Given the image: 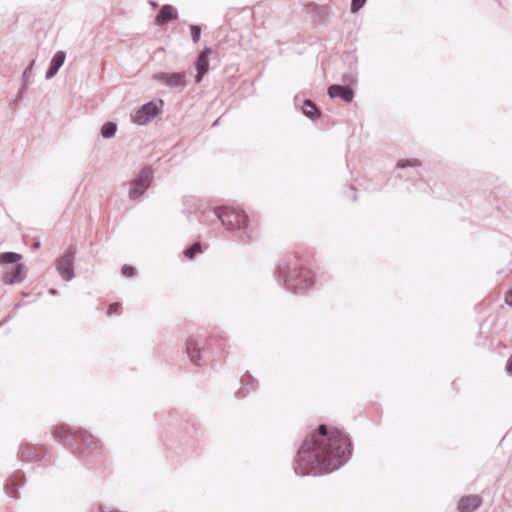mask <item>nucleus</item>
<instances>
[{"mask_svg": "<svg viewBox=\"0 0 512 512\" xmlns=\"http://www.w3.org/2000/svg\"><path fill=\"white\" fill-rule=\"evenodd\" d=\"M352 442L341 430L328 432L325 424L318 427L317 434L307 436L300 445L294 459L296 475H321L344 465L351 457Z\"/></svg>", "mask_w": 512, "mask_h": 512, "instance_id": "f257e3e1", "label": "nucleus"}, {"mask_svg": "<svg viewBox=\"0 0 512 512\" xmlns=\"http://www.w3.org/2000/svg\"><path fill=\"white\" fill-rule=\"evenodd\" d=\"M274 277L286 290L294 294L309 289L314 283L312 272L303 266L296 255L280 263L274 271Z\"/></svg>", "mask_w": 512, "mask_h": 512, "instance_id": "f03ea898", "label": "nucleus"}, {"mask_svg": "<svg viewBox=\"0 0 512 512\" xmlns=\"http://www.w3.org/2000/svg\"><path fill=\"white\" fill-rule=\"evenodd\" d=\"M210 221L219 220L226 231L240 241L253 238L255 230L245 211L234 207H215L206 214Z\"/></svg>", "mask_w": 512, "mask_h": 512, "instance_id": "7ed1b4c3", "label": "nucleus"}, {"mask_svg": "<svg viewBox=\"0 0 512 512\" xmlns=\"http://www.w3.org/2000/svg\"><path fill=\"white\" fill-rule=\"evenodd\" d=\"M55 439L71 448L81 458L89 456L100 446L98 440L84 429H72L67 425L57 426L53 432Z\"/></svg>", "mask_w": 512, "mask_h": 512, "instance_id": "20e7f679", "label": "nucleus"}, {"mask_svg": "<svg viewBox=\"0 0 512 512\" xmlns=\"http://www.w3.org/2000/svg\"><path fill=\"white\" fill-rule=\"evenodd\" d=\"M224 341L223 336H211L204 338L202 336H191L186 342V353L190 358L191 362L195 365H201L203 355L211 348L212 342Z\"/></svg>", "mask_w": 512, "mask_h": 512, "instance_id": "39448f33", "label": "nucleus"}, {"mask_svg": "<svg viewBox=\"0 0 512 512\" xmlns=\"http://www.w3.org/2000/svg\"><path fill=\"white\" fill-rule=\"evenodd\" d=\"M154 178V170L151 166H144L136 178L131 182V188L128 193V197L131 200L138 199L141 197L146 190L150 187Z\"/></svg>", "mask_w": 512, "mask_h": 512, "instance_id": "423d86ee", "label": "nucleus"}, {"mask_svg": "<svg viewBox=\"0 0 512 512\" xmlns=\"http://www.w3.org/2000/svg\"><path fill=\"white\" fill-rule=\"evenodd\" d=\"M76 249L69 246L66 251L56 261V270L64 281H70L74 278V257Z\"/></svg>", "mask_w": 512, "mask_h": 512, "instance_id": "0eeeda50", "label": "nucleus"}, {"mask_svg": "<svg viewBox=\"0 0 512 512\" xmlns=\"http://www.w3.org/2000/svg\"><path fill=\"white\" fill-rule=\"evenodd\" d=\"M163 100L150 101L142 105L132 114V120L138 125H144L162 111Z\"/></svg>", "mask_w": 512, "mask_h": 512, "instance_id": "6e6552de", "label": "nucleus"}, {"mask_svg": "<svg viewBox=\"0 0 512 512\" xmlns=\"http://www.w3.org/2000/svg\"><path fill=\"white\" fill-rule=\"evenodd\" d=\"M153 79L169 88L177 89L178 91H182L188 85L185 72H160L155 74Z\"/></svg>", "mask_w": 512, "mask_h": 512, "instance_id": "1a4fd4ad", "label": "nucleus"}, {"mask_svg": "<svg viewBox=\"0 0 512 512\" xmlns=\"http://www.w3.org/2000/svg\"><path fill=\"white\" fill-rule=\"evenodd\" d=\"M18 455L23 462H41L45 459L46 450L42 446L23 443L19 448Z\"/></svg>", "mask_w": 512, "mask_h": 512, "instance_id": "9d476101", "label": "nucleus"}, {"mask_svg": "<svg viewBox=\"0 0 512 512\" xmlns=\"http://www.w3.org/2000/svg\"><path fill=\"white\" fill-rule=\"evenodd\" d=\"M24 483V474L21 471L14 472L11 477L7 480L5 484V492L6 494L13 498H19L18 488L21 487Z\"/></svg>", "mask_w": 512, "mask_h": 512, "instance_id": "9b49d317", "label": "nucleus"}, {"mask_svg": "<svg viewBox=\"0 0 512 512\" xmlns=\"http://www.w3.org/2000/svg\"><path fill=\"white\" fill-rule=\"evenodd\" d=\"M482 497L479 495L462 496L458 502V512H474L482 505Z\"/></svg>", "mask_w": 512, "mask_h": 512, "instance_id": "f8f14e48", "label": "nucleus"}, {"mask_svg": "<svg viewBox=\"0 0 512 512\" xmlns=\"http://www.w3.org/2000/svg\"><path fill=\"white\" fill-rule=\"evenodd\" d=\"M330 98H341L346 103H351L354 98V91L348 85L333 84L328 87Z\"/></svg>", "mask_w": 512, "mask_h": 512, "instance_id": "ddd939ff", "label": "nucleus"}, {"mask_svg": "<svg viewBox=\"0 0 512 512\" xmlns=\"http://www.w3.org/2000/svg\"><path fill=\"white\" fill-rule=\"evenodd\" d=\"M211 48L205 47L204 50L197 56L194 65L196 68V82L200 83L203 76L207 73L209 69V61L208 55L211 54Z\"/></svg>", "mask_w": 512, "mask_h": 512, "instance_id": "4468645a", "label": "nucleus"}, {"mask_svg": "<svg viewBox=\"0 0 512 512\" xmlns=\"http://www.w3.org/2000/svg\"><path fill=\"white\" fill-rule=\"evenodd\" d=\"M65 58H66V54L64 51H57L54 54V56L52 57V60L50 62V65L46 71V75H45L46 79H51L57 74V72L59 71L61 66L64 64Z\"/></svg>", "mask_w": 512, "mask_h": 512, "instance_id": "2eb2a0df", "label": "nucleus"}, {"mask_svg": "<svg viewBox=\"0 0 512 512\" xmlns=\"http://www.w3.org/2000/svg\"><path fill=\"white\" fill-rule=\"evenodd\" d=\"M242 387L236 392L237 398H244L250 392L258 386V381L251 375H245L241 378Z\"/></svg>", "mask_w": 512, "mask_h": 512, "instance_id": "dca6fc26", "label": "nucleus"}, {"mask_svg": "<svg viewBox=\"0 0 512 512\" xmlns=\"http://www.w3.org/2000/svg\"><path fill=\"white\" fill-rule=\"evenodd\" d=\"M25 266L21 263L16 264V266L12 269L11 274L6 273L4 276V281L7 284H15L20 283L24 280L25 275Z\"/></svg>", "mask_w": 512, "mask_h": 512, "instance_id": "f3484780", "label": "nucleus"}, {"mask_svg": "<svg viewBox=\"0 0 512 512\" xmlns=\"http://www.w3.org/2000/svg\"><path fill=\"white\" fill-rule=\"evenodd\" d=\"M178 17L177 10L171 5L162 6L160 12L156 16V22L158 24H164L169 20H175Z\"/></svg>", "mask_w": 512, "mask_h": 512, "instance_id": "a211bd4d", "label": "nucleus"}, {"mask_svg": "<svg viewBox=\"0 0 512 512\" xmlns=\"http://www.w3.org/2000/svg\"><path fill=\"white\" fill-rule=\"evenodd\" d=\"M302 111H303V114L310 119L318 118V117H320V114H321L320 110L317 108L316 104L310 99H306L304 101Z\"/></svg>", "mask_w": 512, "mask_h": 512, "instance_id": "6ab92c4d", "label": "nucleus"}, {"mask_svg": "<svg viewBox=\"0 0 512 512\" xmlns=\"http://www.w3.org/2000/svg\"><path fill=\"white\" fill-rule=\"evenodd\" d=\"M421 166V162L418 159H400L396 168L400 170H404L406 168H418Z\"/></svg>", "mask_w": 512, "mask_h": 512, "instance_id": "aec40b11", "label": "nucleus"}, {"mask_svg": "<svg viewBox=\"0 0 512 512\" xmlns=\"http://www.w3.org/2000/svg\"><path fill=\"white\" fill-rule=\"evenodd\" d=\"M117 131V125L114 122H107L101 128V135L103 138H112Z\"/></svg>", "mask_w": 512, "mask_h": 512, "instance_id": "412c9836", "label": "nucleus"}, {"mask_svg": "<svg viewBox=\"0 0 512 512\" xmlns=\"http://www.w3.org/2000/svg\"><path fill=\"white\" fill-rule=\"evenodd\" d=\"M21 259V255L15 252H4L0 254V263L14 264Z\"/></svg>", "mask_w": 512, "mask_h": 512, "instance_id": "4be33fe9", "label": "nucleus"}, {"mask_svg": "<svg viewBox=\"0 0 512 512\" xmlns=\"http://www.w3.org/2000/svg\"><path fill=\"white\" fill-rule=\"evenodd\" d=\"M201 252V244L199 242H195L190 247L186 248L183 253L188 259H193L197 254Z\"/></svg>", "mask_w": 512, "mask_h": 512, "instance_id": "5701e85b", "label": "nucleus"}, {"mask_svg": "<svg viewBox=\"0 0 512 512\" xmlns=\"http://www.w3.org/2000/svg\"><path fill=\"white\" fill-rule=\"evenodd\" d=\"M34 63L35 61L33 60L26 68L25 70L23 71L22 73V82L24 85H27L30 83V75L32 73V70H33V67H34Z\"/></svg>", "mask_w": 512, "mask_h": 512, "instance_id": "b1692460", "label": "nucleus"}, {"mask_svg": "<svg viewBox=\"0 0 512 512\" xmlns=\"http://www.w3.org/2000/svg\"><path fill=\"white\" fill-rule=\"evenodd\" d=\"M191 38L194 43H197L201 36V28L198 25L190 26Z\"/></svg>", "mask_w": 512, "mask_h": 512, "instance_id": "393cba45", "label": "nucleus"}, {"mask_svg": "<svg viewBox=\"0 0 512 512\" xmlns=\"http://www.w3.org/2000/svg\"><path fill=\"white\" fill-rule=\"evenodd\" d=\"M367 0H352L350 10L352 13H357L366 3Z\"/></svg>", "mask_w": 512, "mask_h": 512, "instance_id": "a878e982", "label": "nucleus"}, {"mask_svg": "<svg viewBox=\"0 0 512 512\" xmlns=\"http://www.w3.org/2000/svg\"><path fill=\"white\" fill-rule=\"evenodd\" d=\"M121 272L124 276L131 277V276L135 275V268L132 266H129V265H125L122 267Z\"/></svg>", "mask_w": 512, "mask_h": 512, "instance_id": "bb28decb", "label": "nucleus"}, {"mask_svg": "<svg viewBox=\"0 0 512 512\" xmlns=\"http://www.w3.org/2000/svg\"><path fill=\"white\" fill-rule=\"evenodd\" d=\"M119 307H120L119 303H112V304H110L109 308H108V315L114 314Z\"/></svg>", "mask_w": 512, "mask_h": 512, "instance_id": "cd10ccee", "label": "nucleus"}, {"mask_svg": "<svg viewBox=\"0 0 512 512\" xmlns=\"http://www.w3.org/2000/svg\"><path fill=\"white\" fill-rule=\"evenodd\" d=\"M505 303L508 306H512V288L510 290H508L505 295Z\"/></svg>", "mask_w": 512, "mask_h": 512, "instance_id": "c85d7f7f", "label": "nucleus"}, {"mask_svg": "<svg viewBox=\"0 0 512 512\" xmlns=\"http://www.w3.org/2000/svg\"><path fill=\"white\" fill-rule=\"evenodd\" d=\"M506 371L509 375H512V355L508 358L506 362Z\"/></svg>", "mask_w": 512, "mask_h": 512, "instance_id": "c756f323", "label": "nucleus"}, {"mask_svg": "<svg viewBox=\"0 0 512 512\" xmlns=\"http://www.w3.org/2000/svg\"><path fill=\"white\" fill-rule=\"evenodd\" d=\"M26 86H27V85H24V84L22 83V86H21V88L19 89V92H18V93H19V95H21L22 93H24V92H25V90H26Z\"/></svg>", "mask_w": 512, "mask_h": 512, "instance_id": "7c9ffc66", "label": "nucleus"}, {"mask_svg": "<svg viewBox=\"0 0 512 512\" xmlns=\"http://www.w3.org/2000/svg\"><path fill=\"white\" fill-rule=\"evenodd\" d=\"M49 293H50L51 295H56V294H57V290H56V289H54V288H52V289H50V290H49Z\"/></svg>", "mask_w": 512, "mask_h": 512, "instance_id": "2f4dec72", "label": "nucleus"}, {"mask_svg": "<svg viewBox=\"0 0 512 512\" xmlns=\"http://www.w3.org/2000/svg\"><path fill=\"white\" fill-rule=\"evenodd\" d=\"M150 4H151L153 7H157V6H158V4H157L156 2H154V1H151V2H150Z\"/></svg>", "mask_w": 512, "mask_h": 512, "instance_id": "473e14b6", "label": "nucleus"}, {"mask_svg": "<svg viewBox=\"0 0 512 512\" xmlns=\"http://www.w3.org/2000/svg\"><path fill=\"white\" fill-rule=\"evenodd\" d=\"M34 247H35V248H39V247H40V242H35V243H34Z\"/></svg>", "mask_w": 512, "mask_h": 512, "instance_id": "72a5a7b5", "label": "nucleus"}, {"mask_svg": "<svg viewBox=\"0 0 512 512\" xmlns=\"http://www.w3.org/2000/svg\"><path fill=\"white\" fill-rule=\"evenodd\" d=\"M397 177H398V178H400V179H402V178H404V177H405V175H403V174L399 173V174L397 175Z\"/></svg>", "mask_w": 512, "mask_h": 512, "instance_id": "f704fd0d", "label": "nucleus"}, {"mask_svg": "<svg viewBox=\"0 0 512 512\" xmlns=\"http://www.w3.org/2000/svg\"><path fill=\"white\" fill-rule=\"evenodd\" d=\"M11 317H12L11 315H8V316L4 319V321L10 320V318H11Z\"/></svg>", "mask_w": 512, "mask_h": 512, "instance_id": "c9c22d12", "label": "nucleus"}, {"mask_svg": "<svg viewBox=\"0 0 512 512\" xmlns=\"http://www.w3.org/2000/svg\"><path fill=\"white\" fill-rule=\"evenodd\" d=\"M353 200L356 201L357 200V195L354 193L353 194Z\"/></svg>", "mask_w": 512, "mask_h": 512, "instance_id": "e433bc0d", "label": "nucleus"}]
</instances>
